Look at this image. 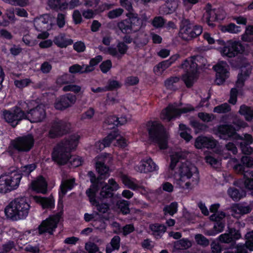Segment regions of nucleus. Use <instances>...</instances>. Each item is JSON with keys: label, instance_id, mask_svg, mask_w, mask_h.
Listing matches in <instances>:
<instances>
[{"label": "nucleus", "instance_id": "nucleus-1", "mask_svg": "<svg viewBox=\"0 0 253 253\" xmlns=\"http://www.w3.org/2000/svg\"><path fill=\"white\" fill-rule=\"evenodd\" d=\"M181 157L180 152H175L171 155L169 168L174 170V177L176 185L183 189H188L194 184L193 176L197 172V169L189 162L179 163Z\"/></svg>", "mask_w": 253, "mask_h": 253}, {"label": "nucleus", "instance_id": "nucleus-2", "mask_svg": "<svg viewBox=\"0 0 253 253\" xmlns=\"http://www.w3.org/2000/svg\"><path fill=\"white\" fill-rule=\"evenodd\" d=\"M80 138L81 136L76 133L58 143L52 154L53 160L59 165L65 164L70 160L73 167L81 166L83 162L81 157L77 156H71V151L76 149Z\"/></svg>", "mask_w": 253, "mask_h": 253}, {"label": "nucleus", "instance_id": "nucleus-3", "mask_svg": "<svg viewBox=\"0 0 253 253\" xmlns=\"http://www.w3.org/2000/svg\"><path fill=\"white\" fill-rule=\"evenodd\" d=\"M234 124L236 126V129L230 125H221L214 128V133L223 139L232 138L235 141L242 140L240 144L242 152L246 155L252 154L253 153V149L250 146L253 142L252 135L246 134L242 137L236 132V131L241 128L246 127L247 123L238 120L234 122Z\"/></svg>", "mask_w": 253, "mask_h": 253}, {"label": "nucleus", "instance_id": "nucleus-4", "mask_svg": "<svg viewBox=\"0 0 253 253\" xmlns=\"http://www.w3.org/2000/svg\"><path fill=\"white\" fill-rule=\"evenodd\" d=\"M30 207L26 198H17L6 206L4 212L6 216L13 220H21L28 216Z\"/></svg>", "mask_w": 253, "mask_h": 253}, {"label": "nucleus", "instance_id": "nucleus-5", "mask_svg": "<svg viewBox=\"0 0 253 253\" xmlns=\"http://www.w3.org/2000/svg\"><path fill=\"white\" fill-rule=\"evenodd\" d=\"M205 59L200 56H196L186 59L181 65L182 68L186 71L182 79L187 87L191 86L197 78L198 67L200 63L204 64Z\"/></svg>", "mask_w": 253, "mask_h": 253}, {"label": "nucleus", "instance_id": "nucleus-6", "mask_svg": "<svg viewBox=\"0 0 253 253\" xmlns=\"http://www.w3.org/2000/svg\"><path fill=\"white\" fill-rule=\"evenodd\" d=\"M19 105L23 110H27L25 119L31 123L41 122L46 117L44 106L42 104H39L36 100L21 102Z\"/></svg>", "mask_w": 253, "mask_h": 253}, {"label": "nucleus", "instance_id": "nucleus-7", "mask_svg": "<svg viewBox=\"0 0 253 253\" xmlns=\"http://www.w3.org/2000/svg\"><path fill=\"white\" fill-rule=\"evenodd\" d=\"M126 15L127 18L121 21L117 25L122 33L127 34L138 31L142 27L143 23L148 19L145 15H143L140 19L138 14L134 13H129Z\"/></svg>", "mask_w": 253, "mask_h": 253}, {"label": "nucleus", "instance_id": "nucleus-8", "mask_svg": "<svg viewBox=\"0 0 253 253\" xmlns=\"http://www.w3.org/2000/svg\"><path fill=\"white\" fill-rule=\"evenodd\" d=\"M147 127L150 137L157 144L160 149H166L169 137L164 126L158 122H149Z\"/></svg>", "mask_w": 253, "mask_h": 253}, {"label": "nucleus", "instance_id": "nucleus-9", "mask_svg": "<svg viewBox=\"0 0 253 253\" xmlns=\"http://www.w3.org/2000/svg\"><path fill=\"white\" fill-rule=\"evenodd\" d=\"M21 178V175L16 171L0 175V193H5L17 189Z\"/></svg>", "mask_w": 253, "mask_h": 253}, {"label": "nucleus", "instance_id": "nucleus-10", "mask_svg": "<svg viewBox=\"0 0 253 253\" xmlns=\"http://www.w3.org/2000/svg\"><path fill=\"white\" fill-rule=\"evenodd\" d=\"M34 144V137L31 134L19 137L10 142L7 151L11 155H13L16 151L28 152L31 149Z\"/></svg>", "mask_w": 253, "mask_h": 253}, {"label": "nucleus", "instance_id": "nucleus-11", "mask_svg": "<svg viewBox=\"0 0 253 253\" xmlns=\"http://www.w3.org/2000/svg\"><path fill=\"white\" fill-rule=\"evenodd\" d=\"M218 44L222 46L218 49L221 55L224 57L232 58L236 56L244 50L240 42L228 41L226 43L221 40L217 41Z\"/></svg>", "mask_w": 253, "mask_h": 253}, {"label": "nucleus", "instance_id": "nucleus-12", "mask_svg": "<svg viewBox=\"0 0 253 253\" xmlns=\"http://www.w3.org/2000/svg\"><path fill=\"white\" fill-rule=\"evenodd\" d=\"M202 28L199 25H194L188 20L182 22L179 35L183 40L189 41L196 38L202 33Z\"/></svg>", "mask_w": 253, "mask_h": 253}, {"label": "nucleus", "instance_id": "nucleus-13", "mask_svg": "<svg viewBox=\"0 0 253 253\" xmlns=\"http://www.w3.org/2000/svg\"><path fill=\"white\" fill-rule=\"evenodd\" d=\"M252 66L247 64L241 68L240 73L238 76L237 81L236 83V88H232L230 92V97L229 100L230 103L235 104L237 102V95L238 93L237 88H239L243 86L244 82L249 77L252 71Z\"/></svg>", "mask_w": 253, "mask_h": 253}, {"label": "nucleus", "instance_id": "nucleus-14", "mask_svg": "<svg viewBox=\"0 0 253 253\" xmlns=\"http://www.w3.org/2000/svg\"><path fill=\"white\" fill-rule=\"evenodd\" d=\"M193 110L194 108L189 104H187L181 108H178L175 105H169L162 111L161 114V118L169 122L178 117L182 113H186Z\"/></svg>", "mask_w": 253, "mask_h": 253}, {"label": "nucleus", "instance_id": "nucleus-15", "mask_svg": "<svg viewBox=\"0 0 253 253\" xmlns=\"http://www.w3.org/2000/svg\"><path fill=\"white\" fill-rule=\"evenodd\" d=\"M237 159L235 158L231 159L229 161V164L235 172L244 173L245 187L250 190L251 194L253 196V171H245L244 166L237 164Z\"/></svg>", "mask_w": 253, "mask_h": 253}, {"label": "nucleus", "instance_id": "nucleus-16", "mask_svg": "<svg viewBox=\"0 0 253 253\" xmlns=\"http://www.w3.org/2000/svg\"><path fill=\"white\" fill-rule=\"evenodd\" d=\"M22 107H14L3 111V116L6 122L15 126L22 120L25 119V112Z\"/></svg>", "mask_w": 253, "mask_h": 253}, {"label": "nucleus", "instance_id": "nucleus-17", "mask_svg": "<svg viewBox=\"0 0 253 253\" xmlns=\"http://www.w3.org/2000/svg\"><path fill=\"white\" fill-rule=\"evenodd\" d=\"M77 97L75 95L67 93L56 99L54 107L56 109L63 110L72 106L76 102Z\"/></svg>", "mask_w": 253, "mask_h": 253}, {"label": "nucleus", "instance_id": "nucleus-18", "mask_svg": "<svg viewBox=\"0 0 253 253\" xmlns=\"http://www.w3.org/2000/svg\"><path fill=\"white\" fill-rule=\"evenodd\" d=\"M54 17L48 14L41 15L35 18L34 20V26L38 31L50 30L54 25Z\"/></svg>", "mask_w": 253, "mask_h": 253}, {"label": "nucleus", "instance_id": "nucleus-19", "mask_svg": "<svg viewBox=\"0 0 253 253\" xmlns=\"http://www.w3.org/2000/svg\"><path fill=\"white\" fill-rule=\"evenodd\" d=\"M216 72L215 83L217 84H222L229 77V68L225 62L221 61L218 62L214 67Z\"/></svg>", "mask_w": 253, "mask_h": 253}, {"label": "nucleus", "instance_id": "nucleus-20", "mask_svg": "<svg viewBox=\"0 0 253 253\" xmlns=\"http://www.w3.org/2000/svg\"><path fill=\"white\" fill-rule=\"evenodd\" d=\"M94 161L95 162V166L97 172L101 176L108 177L109 175V168L104 165V163L107 161L109 162L111 161V157L109 154H103L96 157Z\"/></svg>", "mask_w": 253, "mask_h": 253}, {"label": "nucleus", "instance_id": "nucleus-21", "mask_svg": "<svg viewBox=\"0 0 253 253\" xmlns=\"http://www.w3.org/2000/svg\"><path fill=\"white\" fill-rule=\"evenodd\" d=\"M158 169V166L149 157L142 159L139 164L135 167V169L137 171L144 173L157 171Z\"/></svg>", "mask_w": 253, "mask_h": 253}, {"label": "nucleus", "instance_id": "nucleus-22", "mask_svg": "<svg viewBox=\"0 0 253 253\" xmlns=\"http://www.w3.org/2000/svg\"><path fill=\"white\" fill-rule=\"evenodd\" d=\"M59 215H55L50 216L43 221L39 227V233L42 234L44 232H48L49 234H51L56 228L57 224L59 222Z\"/></svg>", "mask_w": 253, "mask_h": 253}, {"label": "nucleus", "instance_id": "nucleus-23", "mask_svg": "<svg viewBox=\"0 0 253 253\" xmlns=\"http://www.w3.org/2000/svg\"><path fill=\"white\" fill-rule=\"evenodd\" d=\"M70 125L69 123L59 121L54 122L49 131V136L51 137L61 135L68 132Z\"/></svg>", "mask_w": 253, "mask_h": 253}, {"label": "nucleus", "instance_id": "nucleus-24", "mask_svg": "<svg viewBox=\"0 0 253 253\" xmlns=\"http://www.w3.org/2000/svg\"><path fill=\"white\" fill-rule=\"evenodd\" d=\"M97 192V187L93 185L90 189L86 191V193L89 199V201L92 205L95 206L97 210L102 213L107 211L109 209L108 205L106 204H99L95 199L96 193Z\"/></svg>", "mask_w": 253, "mask_h": 253}, {"label": "nucleus", "instance_id": "nucleus-25", "mask_svg": "<svg viewBox=\"0 0 253 253\" xmlns=\"http://www.w3.org/2000/svg\"><path fill=\"white\" fill-rule=\"evenodd\" d=\"M113 139H116L119 142L122 140V137L116 132L111 133L102 141H98L95 143L94 146V151L98 153L105 147L109 146L113 142Z\"/></svg>", "mask_w": 253, "mask_h": 253}, {"label": "nucleus", "instance_id": "nucleus-26", "mask_svg": "<svg viewBox=\"0 0 253 253\" xmlns=\"http://www.w3.org/2000/svg\"><path fill=\"white\" fill-rule=\"evenodd\" d=\"M123 183L128 188L133 190H140L142 194H146L149 190L141 186L140 183L135 179L131 178L126 175L122 177Z\"/></svg>", "mask_w": 253, "mask_h": 253}, {"label": "nucleus", "instance_id": "nucleus-27", "mask_svg": "<svg viewBox=\"0 0 253 253\" xmlns=\"http://www.w3.org/2000/svg\"><path fill=\"white\" fill-rule=\"evenodd\" d=\"M217 141L212 137L205 136L198 137L195 142V146L197 149L203 148H213L216 146Z\"/></svg>", "mask_w": 253, "mask_h": 253}, {"label": "nucleus", "instance_id": "nucleus-28", "mask_svg": "<svg viewBox=\"0 0 253 253\" xmlns=\"http://www.w3.org/2000/svg\"><path fill=\"white\" fill-rule=\"evenodd\" d=\"M120 188L118 184L112 178L109 179L108 183L102 187L100 192V196L103 198L111 197L113 192Z\"/></svg>", "mask_w": 253, "mask_h": 253}, {"label": "nucleus", "instance_id": "nucleus-29", "mask_svg": "<svg viewBox=\"0 0 253 253\" xmlns=\"http://www.w3.org/2000/svg\"><path fill=\"white\" fill-rule=\"evenodd\" d=\"M47 184L42 176L38 177L31 184V188L38 193L44 194L47 191Z\"/></svg>", "mask_w": 253, "mask_h": 253}, {"label": "nucleus", "instance_id": "nucleus-30", "mask_svg": "<svg viewBox=\"0 0 253 253\" xmlns=\"http://www.w3.org/2000/svg\"><path fill=\"white\" fill-rule=\"evenodd\" d=\"M252 211V208L249 205L245 204H234L231 208V212L233 216L236 214H244L249 213Z\"/></svg>", "mask_w": 253, "mask_h": 253}, {"label": "nucleus", "instance_id": "nucleus-31", "mask_svg": "<svg viewBox=\"0 0 253 253\" xmlns=\"http://www.w3.org/2000/svg\"><path fill=\"white\" fill-rule=\"evenodd\" d=\"M117 48L118 50L113 47H108L107 52L112 56L120 57L126 53L128 48L127 45L123 42L118 43Z\"/></svg>", "mask_w": 253, "mask_h": 253}, {"label": "nucleus", "instance_id": "nucleus-32", "mask_svg": "<svg viewBox=\"0 0 253 253\" xmlns=\"http://www.w3.org/2000/svg\"><path fill=\"white\" fill-rule=\"evenodd\" d=\"M75 184L74 178L63 180L60 185V196H64L68 191L73 189Z\"/></svg>", "mask_w": 253, "mask_h": 253}, {"label": "nucleus", "instance_id": "nucleus-33", "mask_svg": "<svg viewBox=\"0 0 253 253\" xmlns=\"http://www.w3.org/2000/svg\"><path fill=\"white\" fill-rule=\"evenodd\" d=\"M177 6V0H168L166 3L160 8L161 14H169L174 11Z\"/></svg>", "mask_w": 253, "mask_h": 253}, {"label": "nucleus", "instance_id": "nucleus-34", "mask_svg": "<svg viewBox=\"0 0 253 253\" xmlns=\"http://www.w3.org/2000/svg\"><path fill=\"white\" fill-rule=\"evenodd\" d=\"M53 42L58 47L61 48L66 47L73 42L71 39L67 38L64 34H60L55 37Z\"/></svg>", "mask_w": 253, "mask_h": 253}, {"label": "nucleus", "instance_id": "nucleus-35", "mask_svg": "<svg viewBox=\"0 0 253 253\" xmlns=\"http://www.w3.org/2000/svg\"><path fill=\"white\" fill-rule=\"evenodd\" d=\"M33 199L36 203L40 204L43 209L52 208L54 206V201L51 197L43 198L34 196Z\"/></svg>", "mask_w": 253, "mask_h": 253}, {"label": "nucleus", "instance_id": "nucleus-36", "mask_svg": "<svg viewBox=\"0 0 253 253\" xmlns=\"http://www.w3.org/2000/svg\"><path fill=\"white\" fill-rule=\"evenodd\" d=\"M227 193L229 196L235 201H239L246 196V192L244 191H239L234 187L229 188L227 191Z\"/></svg>", "mask_w": 253, "mask_h": 253}, {"label": "nucleus", "instance_id": "nucleus-37", "mask_svg": "<svg viewBox=\"0 0 253 253\" xmlns=\"http://www.w3.org/2000/svg\"><path fill=\"white\" fill-rule=\"evenodd\" d=\"M239 112L244 116L247 121H251L253 118V107L242 105L240 108Z\"/></svg>", "mask_w": 253, "mask_h": 253}, {"label": "nucleus", "instance_id": "nucleus-38", "mask_svg": "<svg viewBox=\"0 0 253 253\" xmlns=\"http://www.w3.org/2000/svg\"><path fill=\"white\" fill-rule=\"evenodd\" d=\"M220 29L222 32H228L231 34H238L241 31V27L233 23L221 26Z\"/></svg>", "mask_w": 253, "mask_h": 253}, {"label": "nucleus", "instance_id": "nucleus-39", "mask_svg": "<svg viewBox=\"0 0 253 253\" xmlns=\"http://www.w3.org/2000/svg\"><path fill=\"white\" fill-rule=\"evenodd\" d=\"M225 226V223L223 221H216L213 229L212 230L207 231L205 234L209 236H214L222 232Z\"/></svg>", "mask_w": 253, "mask_h": 253}, {"label": "nucleus", "instance_id": "nucleus-40", "mask_svg": "<svg viewBox=\"0 0 253 253\" xmlns=\"http://www.w3.org/2000/svg\"><path fill=\"white\" fill-rule=\"evenodd\" d=\"M179 134L180 136L186 141H189L192 138L190 135V129L183 124H180L179 125Z\"/></svg>", "mask_w": 253, "mask_h": 253}, {"label": "nucleus", "instance_id": "nucleus-41", "mask_svg": "<svg viewBox=\"0 0 253 253\" xmlns=\"http://www.w3.org/2000/svg\"><path fill=\"white\" fill-rule=\"evenodd\" d=\"M150 229L155 236H160L166 231V227L165 225L158 223L150 225Z\"/></svg>", "mask_w": 253, "mask_h": 253}, {"label": "nucleus", "instance_id": "nucleus-42", "mask_svg": "<svg viewBox=\"0 0 253 253\" xmlns=\"http://www.w3.org/2000/svg\"><path fill=\"white\" fill-rule=\"evenodd\" d=\"M204 20L209 25H211L210 22L215 19H220L216 16L215 11L214 10L207 9L204 13Z\"/></svg>", "mask_w": 253, "mask_h": 253}, {"label": "nucleus", "instance_id": "nucleus-43", "mask_svg": "<svg viewBox=\"0 0 253 253\" xmlns=\"http://www.w3.org/2000/svg\"><path fill=\"white\" fill-rule=\"evenodd\" d=\"M169 61H163L154 68V72L155 74L158 76L162 74L164 71L170 66Z\"/></svg>", "mask_w": 253, "mask_h": 253}, {"label": "nucleus", "instance_id": "nucleus-44", "mask_svg": "<svg viewBox=\"0 0 253 253\" xmlns=\"http://www.w3.org/2000/svg\"><path fill=\"white\" fill-rule=\"evenodd\" d=\"M102 57L100 55H98L93 58H92L89 62V65H85L86 71L90 72L94 70V66L97 65L101 60Z\"/></svg>", "mask_w": 253, "mask_h": 253}, {"label": "nucleus", "instance_id": "nucleus-45", "mask_svg": "<svg viewBox=\"0 0 253 253\" xmlns=\"http://www.w3.org/2000/svg\"><path fill=\"white\" fill-rule=\"evenodd\" d=\"M69 71L72 74L88 73L86 71L85 65L84 64L82 66L79 64L73 65L69 68Z\"/></svg>", "mask_w": 253, "mask_h": 253}, {"label": "nucleus", "instance_id": "nucleus-46", "mask_svg": "<svg viewBox=\"0 0 253 253\" xmlns=\"http://www.w3.org/2000/svg\"><path fill=\"white\" fill-rule=\"evenodd\" d=\"M242 39L245 42L253 41V26L247 27L245 34L242 36Z\"/></svg>", "mask_w": 253, "mask_h": 253}, {"label": "nucleus", "instance_id": "nucleus-47", "mask_svg": "<svg viewBox=\"0 0 253 253\" xmlns=\"http://www.w3.org/2000/svg\"><path fill=\"white\" fill-rule=\"evenodd\" d=\"M230 151L233 154H236L237 153V149L235 145L231 142H229L226 145L225 149L223 150L222 152H220L219 154L222 155L224 159L228 158V156L225 155V151Z\"/></svg>", "mask_w": 253, "mask_h": 253}, {"label": "nucleus", "instance_id": "nucleus-48", "mask_svg": "<svg viewBox=\"0 0 253 253\" xmlns=\"http://www.w3.org/2000/svg\"><path fill=\"white\" fill-rule=\"evenodd\" d=\"M178 204L176 202H172L169 205L166 206L164 209V211L165 214H169L170 215H173L177 211Z\"/></svg>", "mask_w": 253, "mask_h": 253}, {"label": "nucleus", "instance_id": "nucleus-49", "mask_svg": "<svg viewBox=\"0 0 253 253\" xmlns=\"http://www.w3.org/2000/svg\"><path fill=\"white\" fill-rule=\"evenodd\" d=\"M36 165L35 164H32L21 167L20 170L21 173L19 174L21 175H29L31 172L36 169Z\"/></svg>", "mask_w": 253, "mask_h": 253}, {"label": "nucleus", "instance_id": "nucleus-50", "mask_svg": "<svg viewBox=\"0 0 253 253\" xmlns=\"http://www.w3.org/2000/svg\"><path fill=\"white\" fill-rule=\"evenodd\" d=\"M119 209L124 214H127L129 212V202L125 200L119 201L117 204Z\"/></svg>", "mask_w": 253, "mask_h": 253}, {"label": "nucleus", "instance_id": "nucleus-51", "mask_svg": "<svg viewBox=\"0 0 253 253\" xmlns=\"http://www.w3.org/2000/svg\"><path fill=\"white\" fill-rule=\"evenodd\" d=\"M230 110V106L227 103H223L215 107L213 111L214 113L221 114L227 113L229 112Z\"/></svg>", "mask_w": 253, "mask_h": 253}, {"label": "nucleus", "instance_id": "nucleus-52", "mask_svg": "<svg viewBox=\"0 0 253 253\" xmlns=\"http://www.w3.org/2000/svg\"><path fill=\"white\" fill-rule=\"evenodd\" d=\"M205 160L207 163L214 169H218L221 166L220 160L216 159L212 156H207L206 157Z\"/></svg>", "mask_w": 253, "mask_h": 253}, {"label": "nucleus", "instance_id": "nucleus-53", "mask_svg": "<svg viewBox=\"0 0 253 253\" xmlns=\"http://www.w3.org/2000/svg\"><path fill=\"white\" fill-rule=\"evenodd\" d=\"M64 91H72L74 93H77L82 91L81 86L74 84H68L65 85L63 88Z\"/></svg>", "mask_w": 253, "mask_h": 253}, {"label": "nucleus", "instance_id": "nucleus-54", "mask_svg": "<svg viewBox=\"0 0 253 253\" xmlns=\"http://www.w3.org/2000/svg\"><path fill=\"white\" fill-rule=\"evenodd\" d=\"M246 245L251 252L253 251V231L248 232L245 236Z\"/></svg>", "mask_w": 253, "mask_h": 253}, {"label": "nucleus", "instance_id": "nucleus-55", "mask_svg": "<svg viewBox=\"0 0 253 253\" xmlns=\"http://www.w3.org/2000/svg\"><path fill=\"white\" fill-rule=\"evenodd\" d=\"M192 246L191 242L186 239H182L176 243V246L180 249H185L190 247Z\"/></svg>", "mask_w": 253, "mask_h": 253}, {"label": "nucleus", "instance_id": "nucleus-56", "mask_svg": "<svg viewBox=\"0 0 253 253\" xmlns=\"http://www.w3.org/2000/svg\"><path fill=\"white\" fill-rule=\"evenodd\" d=\"M4 2L13 5L25 6L29 4L28 0H2Z\"/></svg>", "mask_w": 253, "mask_h": 253}, {"label": "nucleus", "instance_id": "nucleus-57", "mask_svg": "<svg viewBox=\"0 0 253 253\" xmlns=\"http://www.w3.org/2000/svg\"><path fill=\"white\" fill-rule=\"evenodd\" d=\"M123 12L122 8H118L109 11L107 16L110 19H114L120 17Z\"/></svg>", "mask_w": 253, "mask_h": 253}, {"label": "nucleus", "instance_id": "nucleus-58", "mask_svg": "<svg viewBox=\"0 0 253 253\" xmlns=\"http://www.w3.org/2000/svg\"><path fill=\"white\" fill-rule=\"evenodd\" d=\"M85 248L88 252V253H101L98 252V247L93 243L89 242L86 243Z\"/></svg>", "mask_w": 253, "mask_h": 253}, {"label": "nucleus", "instance_id": "nucleus-59", "mask_svg": "<svg viewBox=\"0 0 253 253\" xmlns=\"http://www.w3.org/2000/svg\"><path fill=\"white\" fill-rule=\"evenodd\" d=\"M179 78L176 77H171L167 80L165 82V86L169 89L174 88V84L179 82Z\"/></svg>", "mask_w": 253, "mask_h": 253}, {"label": "nucleus", "instance_id": "nucleus-60", "mask_svg": "<svg viewBox=\"0 0 253 253\" xmlns=\"http://www.w3.org/2000/svg\"><path fill=\"white\" fill-rule=\"evenodd\" d=\"M196 242L202 246H207L209 244V240L202 234H197L195 237Z\"/></svg>", "mask_w": 253, "mask_h": 253}, {"label": "nucleus", "instance_id": "nucleus-61", "mask_svg": "<svg viewBox=\"0 0 253 253\" xmlns=\"http://www.w3.org/2000/svg\"><path fill=\"white\" fill-rule=\"evenodd\" d=\"M121 87L120 83L116 80H109L107 85L105 87L107 90H113Z\"/></svg>", "mask_w": 253, "mask_h": 253}, {"label": "nucleus", "instance_id": "nucleus-62", "mask_svg": "<svg viewBox=\"0 0 253 253\" xmlns=\"http://www.w3.org/2000/svg\"><path fill=\"white\" fill-rule=\"evenodd\" d=\"M198 117L205 122H211L214 118L213 115L203 112L199 113L198 114Z\"/></svg>", "mask_w": 253, "mask_h": 253}, {"label": "nucleus", "instance_id": "nucleus-63", "mask_svg": "<svg viewBox=\"0 0 253 253\" xmlns=\"http://www.w3.org/2000/svg\"><path fill=\"white\" fill-rule=\"evenodd\" d=\"M112 67V62L110 60L103 62L100 65L101 71L103 73H107Z\"/></svg>", "mask_w": 253, "mask_h": 253}, {"label": "nucleus", "instance_id": "nucleus-64", "mask_svg": "<svg viewBox=\"0 0 253 253\" xmlns=\"http://www.w3.org/2000/svg\"><path fill=\"white\" fill-rule=\"evenodd\" d=\"M225 217V214L223 211L217 212L210 216V219L215 221H222V220Z\"/></svg>", "mask_w": 253, "mask_h": 253}]
</instances>
